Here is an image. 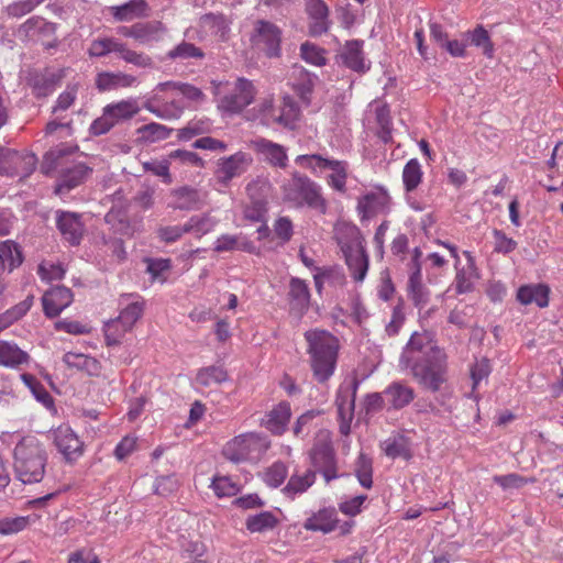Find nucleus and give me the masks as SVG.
I'll use <instances>...</instances> for the list:
<instances>
[{
    "label": "nucleus",
    "instance_id": "nucleus-1",
    "mask_svg": "<svg viewBox=\"0 0 563 563\" xmlns=\"http://www.w3.org/2000/svg\"><path fill=\"white\" fill-rule=\"evenodd\" d=\"M400 366L410 371L413 379L426 390L438 393L448 379L446 354L431 344L426 335L413 332L402 349Z\"/></svg>",
    "mask_w": 563,
    "mask_h": 563
},
{
    "label": "nucleus",
    "instance_id": "nucleus-2",
    "mask_svg": "<svg viewBox=\"0 0 563 563\" xmlns=\"http://www.w3.org/2000/svg\"><path fill=\"white\" fill-rule=\"evenodd\" d=\"M312 376L319 384H325L336 369L340 341L323 329H310L303 333Z\"/></svg>",
    "mask_w": 563,
    "mask_h": 563
},
{
    "label": "nucleus",
    "instance_id": "nucleus-3",
    "mask_svg": "<svg viewBox=\"0 0 563 563\" xmlns=\"http://www.w3.org/2000/svg\"><path fill=\"white\" fill-rule=\"evenodd\" d=\"M14 474L23 484L40 483L46 471L48 454L34 435L23 437L13 451Z\"/></svg>",
    "mask_w": 563,
    "mask_h": 563
},
{
    "label": "nucleus",
    "instance_id": "nucleus-4",
    "mask_svg": "<svg viewBox=\"0 0 563 563\" xmlns=\"http://www.w3.org/2000/svg\"><path fill=\"white\" fill-rule=\"evenodd\" d=\"M77 147L59 146L51 150L44 155L41 170L45 175H51L54 170H59L57 177L55 194L67 195L69 191L84 184L89 175L92 174V168L85 163H70L64 166V158L74 153Z\"/></svg>",
    "mask_w": 563,
    "mask_h": 563
},
{
    "label": "nucleus",
    "instance_id": "nucleus-5",
    "mask_svg": "<svg viewBox=\"0 0 563 563\" xmlns=\"http://www.w3.org/2000/svg\"><path fill=\"white\" fill-rule=\"evenodd\" d=\"M284 195L286 200L298 206L306 205L323 214L327 212V201L321 195V187L299 172H294L291 179L284 185Z\"/></svg>",
    "mask_w": 563,
    "mask_h": 563
},
{
    "label": "nucleus",
    "instance_id": "nucleus-6",
    "mask_svg": "<svg viewBox=\"0 0 563 563\" xmlns=\"http://www.w3.org/2000/svg\"><path fill=\"white\" fill-rule=\"evenodd\" d=\"M47 437L66 464H75L85 453L84 441L66 423L51 429Z\"/></svg>",
    "mask_w": 563,
    "mask_h": 563
},
{
    "label": "nucleus",
    "instance_id": "nucleus-7",
    "mask_svg": "<svg viewBox=\"0 0 563 563\" xmlns=\"http://www.w3.org/2000/svg\"><path fill=\"white\" fill-rule=\"evenodd\" d=\"M283 31L275 23L257 20L250 36L252 46L263 52L267 58H278L282 55Z\"/></svg>",
    "mask_w": 563,
    "mask_h": 563
},
{
    "label": "nucleus",
    "instance_id": "nucleus-8",
    "mask_svg": "<svg viewBox=\"0 0 563 563\" xmlns=\"http://www.w3.org/2000/svg\"><path fill=\"white\" fill-rule=\"evenodd\" d=\"M364 243L365 241L361 231L356 227H353L351 242L341 245L351 277L356 283H361L365 279L369 265L368 254Z\"/></svg>",
    "mask_w": 563,
    "mask_h": 563
},
{
    "label": "nucleus",
    "instance_id": "nucleus-9",
    "mask_svg": "<svg viewBox=\"0 0 563 563\" xmlns=\"http://www.w3.org/2000/svg\"><path fill=\"white\" fill-rule=\"evenodd\" d=\"M256 89L253 82L244 77H239L232 92L224 93L218 101V109L228 114H239L253 103Z\"/></svg>",
    "mask_w": 563,
    "mask_h": 563
},
{
    "label": "nucleus",
    "instance_id": "nucleus-10",
    "mask_svg": "<svg viewBox=\"0 0 563 563\" xmlns=\"http://www.w3.org/2000/svg\"><path fill=\"white\" fill-rule=\"evenodd\" d=\"M65 77V69L45 67L43 69H30L25 76V82L31 88L36 99H43L52 95L60 86Z\"/></svg>",
    "mask_w": 563,
    "mask_h": 563
},
{
    "label": "nucleus",
    "instance_id": "nucleus-11",
    "mask_svg": "<svg viewBox=\"0 0 563 563\" xmlns=\"http://www.w3.org/2000/svg\"><path fill=\"white\" fill-rule=\"evenodd\" d=\"M311 465L320 473L325 483L339 478L338 460L331 441L321 440L313 444L309 453Z\"/></svg>",
    "mask_w": 563,
    "mask_h": 563
},
{
    "label": "nucleus",
    "instance_id": "nucleus-12",
    "mask_svg": "<svg viewBox=\"0 0 563 563\" xmlns=\"http://www.w3.org/2000/svg\"><path fill=\"white\" fill-rule=\"evenodd\" d=\"M55 221L57 230L66 242L73 246L81 243L85 223L80 213L59 209L55 211Z\"/></svg>",
    "mask_w": 563,
    "mask_h": 563
},
{
    "label": "nucleus",
    "instance_id": "nucleus-13",
    "mask_svg": "<svg viewBox=\"0 0 563 563\" xmlns=\"http://www.w3.org/2000/svg\"><path fill=\"white\" fill-rule=\"evenodd\" d=\"M390 196L384 188L377 191H371L358 198L357 212L361 221L368 220L378 213H387L389 211Z\"/></svg>",
    "mask_w": 563,
    "mask_h": 563
},
{
    "label": "nucleus",
    "instance_id": "nucleus-14",
    "mask_svg": "<svg viewBox=\"0 0 563 563\" xmlns=\"http://www.w3.org/2000/svg\"><path fill=\"white\" fill-rule=\"evenodd\" d=\"M74 299L73 291L65 286H54L49 288L42 297V305L44 314L54 319L66 309Z\"/></svg>",
    "mask_w": 563,
    "mask_h": 563
},
{
    "label": "nucleus",
    "instance_id": "nucleus-15",
    "mask_svg": "<svg viewBox=\"0 0 563 563\" xmlns=\"http://www.w3.org/2000/svg\"><path fill=\"white\" fill-rule=\"evenodd\" d=\"M120 313L115 318L124 324L125 329H133L142 318L145 309V300L139 294H122L119 298Z\"/></svg>",
    "mask_w": 563,
    "mask_h": 563
},
{
    "label": "nucleus",
    "instance_id": "nucleus-16",
    "mask_svg": "<svg viewBox=\"0 0 563 563\" xmlns=\"http://www.w3.org/2000/svg\"><path fill=\"white\" fill-rule=\"evenodd\" d=\"M251 162L247 154L241 151L229 157L221 158L216 170L218 181L227 187L234 177L242 175L246 170Z\"/></svg>",
    "mask_w": 563,
    "mask_h": 563
},
{
    "label": "nucleus",
    "instance_id": "nucleus-17",
    "mask_svg": "<svg viewBox=\"0 0 563 563\" xmlns=\"http://www.w3.org/2000/svg\"><path fill=\"white\" fill-rule=\"evenodd\" d=\"M339 522L338 509L333 506H328L311 512L305 520L302 527L307 531L328 534L338 529Z\"/></svg>",
    "mask_w": 563,
    "mask_h": 563
},
{
    "label": "nucleus",
    "instance_id": "nucleus-18",
    "mask_svg": "<svg viewBox=\"0 0 563 563\" xmlns=\"http://www.w3.org/2000/svg\"><path fill=\"white\" fill-rule=\"evenodd\" d=\"M363 40L346 41L342 52L338 55L342 64L349 69L364 74L371 68V63L365 62L363 52Z\"/></svg>",
    "mask_w": 563,
    "mask_h": 563
},
{
    "label": "nucleus",
    "instance_id": "nucleus-19",
    "mask_svg": "<svg viewBox=\"0 0 563 563\" xmlns=\"http://www.w3.org/2000/svg\"><path fill=\"white\" fill-rule=\"evenodd\" d=\"M257 439L253 433L241 434L230 440L223 448V456L233 462L241 463L250 459Z\"/></svg>",
    "mask_w": 563,
    "mask_h": 563
},
{
    "label": "nucleus",
    "instance_id": "nucleus-20",
    "mask_svg": "<svg viewBox=\"0 0 563 563\" xmlns=\"http://www.w3.org/2000/svg\"><path fill=\"white\" fill-rule=\"evenodd\" d=\"M173 202L169 205L175 210L196 211L205 206V198L200 190L185 185L170 191Z\"/></svg>",
    "mask_w": 563,
    "mask_h": 563
},
{
    "label": "nucleus",
    "instance_id": "nucleus-21",
    "mask_svg": "<svg viewBox=\"0 0 563 563\" xmlns=\"http://www.w3.org/2000/svg\"><path fill=\"white\" fill-rule=\"evenodd\" d=\"M291 417L289 402L280 401L262 419L261 426L275 435H282Z\"/></svg>",
    "mask_w": 563,
    "mask_h": 563
},
{
    "label": "nucleus",
    "instance_id": "nucleus-22",
    "mask_svg": "<svg viewBox=\"0 0 563 563\" xmlns=\"http://www.w3.org/2000/svg\"><path fill=\"white\" fill-rule=\"evenodd\" d=\"M254 148L269 165L278 168L287 167L288 155L285 146L261 137L254 142Z\"/></svg>",
    "mask_w": 563,
    "mask_h": 563
},
{
    "label": "nucleus",
    "instance_id": "nucleus-23",
    "mask_svg": "<svg viewBox=\"0 0 563 563\" xmlns=\"http://www.w3.org/2000/svg\"><path fill=\"white\" fill-rule=\"evenodd\" d=\"M288 300L290 310L299 316L307 312L310 303V290L308 284L298 277L289 280Z\"/></svg>",
    "mask_w": 563,
    "mask_h": 563
},
{
    "label": "nucleus",
    "instance_id": "nucleus-24",
    "mask_svg": "<svg viewBox=\"0 0 563 563\" xmlns=\"http://www.w3.org/2000/svg\"><path fill=\"white\" fill-rule=\"evenodd\" d=\"M109 12L117 22H130L148 16V4L145 0H129L121 5L109 7Z\"/></svg>",
    "mask_w": 563,
    "mask_h": 563
},
{
    "label": "nucleus",
    "instance_id": "nucleus-25",
    "mask_svg": "<svg viewBox=\"0 0 563 563\" xmlns=\"http://www.w3.org/2000/svg\"><path fill=\"white\" fill-rule=\"evenodd\" d=\"M136 81L135 76L122 71H101L97 74L95 85L99 91H110L132 87Z\"/></svg>",
    "mask_w": 563,
    "mask_h": 563
},
{
    "label": "nucleus",
    "instance_id": "nucleus-26",
    "mask_svg": "<svg viewBox=\"0 0 563 563\" xmlns=\"http://www.w3.org/2000/svg\"><path fill=\"white\" fill-rule=\"evenodd\" d=\"M389 404L388 409L400 410L415 399V390L401 382H393L383 393Z\"/></svg>",
    "mask_w": 563,
    "mask_h": 563
},
{
    "label": "nucleus",
    "instance_id": "nucleus-27",
    "mask_svg": "<svg viewBox=\"0 0 563 563\" xmlns=\"http://www.w3.org/2000/svg\"><path fill=\"white\" fill-rule=\"evenodd\" d=\"M63 362L68 367L85 372L89 376L101 374L102 365L100 361L87 354L67 352L63 356Z\"/></svg>",
    "mask_w": 563,
    "mask_h": 563
},
{
    "label": "nucleus",
    "instance_id": "nucleus-28",
    "mask_svg": "<svg viewBox=\"0 0 563 563\" xmlns=\"http://www.w3.org/2000/svg\"><path fill=\"white\" fill-rule=\"evenodd\" d=\"M380 446L384 453L393 460L401 457L409 461L412 459L411 442L404 434H397L386 439Z\"/></svg>",
    "mask_w": 563,
    "mask_h": 563
},
{
    "label": "nucleus",
    "instance_id": "nucleus-29",
    "mask_svg": "<svg viewBox=\"0 0 563 563\" xmlns=\"http://www.w3.org/2000/svg\"><path fill=\"white\" fill-rule=\"evenodd\" d=\"M316 471L308 470L305 474H292L286 486L282 489L283 494L289 498L295 499L298 495L306 493L316 482Z\"/></svg>",
    "mask_w": 563,
    "mask_h": 563
},
{
    "label": "nucleus",
    "instance_id": "nucleus-30",
    "mask_svg": "<svg viewBox=\"0 0 563 563\" xmlns=\"http://www.w3.org/2000/svg\"><path fill=\"white\" fill-rule=\"evenodd\" d=\"M0 271H3L5 267H8V271L12 272L24 261L21 246L12 240H7L0 243Z\"/></svg>",
    "mask_w": 563,
    "mask_h": 563
},
{
    "label": "nucleus",
    "instance_id": "nucleus-31",
    "mask_svg": "<svg viewBox=\"0 0 563 563\" xmlns=\"http://www.w3.org/2000/svg\"><path fill=\"white\" fill-rule=\"evenodd\" d=\"M30 356L22 351L15 343L0 341V365L15 368L21 364L27 363Z\"/></svg>",
    "mask_w": 563,
    "mask_h": 563
},
{
    "label": "nucleus",
    "instance_id": "nucleus-32",
    "mask_svg": "<svg viewBox=\"0 0 563 563\" xmlns=\"http://www.w3.org/2000/svg\"><path fill=\"white\" fill-rule=\"evenodd\" d=\"M317 80L318 77L314 74H311L306 69H301L296 81L292 85L295 93L298 96L300 101L307 107L310 106L311 103L312 93Z\"/></svg>",
    "mask_w": 563,
    "mask_h": 563
},
{
    "label": "nucleus",
    "instance_id": "nucleus-33",
    "mask_svg": "<svg viewBox=\"0 0 563 563\" xmlns=\"http://www.w3.org/2000/svg\"><path fill=\"white\" fill-rule=\"evenodd\" d=\"M206 56L203 49L194 43L183 40L166 53V58L170 60H201Z\"/></svg>",
    "mask_w": 563,
    "mask_h": 563
},
{
    "label": "nucleus",
    "instance_id": "nucleus-34",
    "mask_svg": "<svg viewBox=\"0 0 563 563\" xmlns=\"http://www.w3.org/2000/svg\"><path fill=\"white\" fill-rule=\"evenodd\" d=\"M360 386L357 377H353L350 382H344L340 385L335 405L346 407L349 416H354L356 393Z\"/></svg>",
    "mask_w": 563,
    "mask_h": 563
},
{
    "label": "nucleus",
    "instance_id": "nucleus-35",
    "mask_svg": "<svg viewBox=\"0 0 563 563\" xmlns=\"http://www.w3.org/2000/svg\"><path fill=\"white\" fill-rule=\"evenodd\" d=\"M279 525L278 518L272 511H262L251 515L245 520V527L251 533H262L275 529Z\"/></svg>",
    "mask_w": 563,
    "mask_h": 563
},
{
    "label": "nucleus",
    "instance_id": "nucleus-36",
    "mask_svg": "<svg viewBox=\"0 0 563 563\" xmlns=\"http://www.w3.org/2000/svg\"><path fill=\"white\" fill-rule=\"evenodd\" d=\"M229 379L228 371L223 365H210L198 369L196 383L202 387L212 384H222Z\"/></svg>",
    "mask_w": 563,
    "mask_h": 563
},
{
    "label": "nucleus",
    "instance_id": "nucleus-37",
    "mask_svg": "<svg viewBox=\"0 0 563 563\" xmlns=\"http://www.w3.org/2000/svg\"><path fill=\"white\" fill-rule=\"evenodd\" d=\"M134 40L141 44L158 41L165 32V26L159 21H147L135 23Z\"/></svg>",
    "mask_w": 563,
    "mask_h": 563
},
{
    "label": "nucleus",
    "instance_id": "nucleus-38",
    "mask_svg": "<svg viewBox=\"0 0 563 563\" xmlns=\"http://www.w3.org/2000/svg\"><path fill=\"white\" fill-rule=\"evenodd\" d=\"M114 124L133 118L139 112V107L132 100H122L115 103H109L104 108Z\"/></svg>",
    "mask_w": 563,
    "mask_h": 563
},
{
    "label": "nucleus",
    "instance_id": "nucleus-39",
    "mask_svg": "<svg viewBox=\"0 0 563 563\" xmlns=\"http://www.w3.org/2000/svg\"><path fill=\"white\" fill-rule=\"evenodd\" d=\"M464 37L470 41L471 45L481 47L483 49V54L486 57H493L494 44L490 40L488 31L483 25L479 24L473 31L465 32Z\"/></svg>",
    "mask_w": 563,
    "mask_h": 563
},
{
    "label": "nucleus",
    "instance_id": "nucleus-40",
    "mask_svg": "<svg viewBox=\"0 0 563 563\" xmlns=\"http://www.w3.org/2000/svg\"><path fill=\"white\" fill-rule=\"evenodd\" d=\"M21 379L38 402L47 409L54 407V398L34 375L23 373Z\"/></svg>",
    "mask_w": 563,
    "mask_h": 563
},
{
    "label": "nucleus",
    "instance_id": "nucleus-41",
    "mask_svg": "<svg viewBox=\"0 0 563 563\" xmlns=\"http://www.w3.org/2000/svg\"><path fill=\"white\" fill-rule=\"evenodd\" d=\"M253 188L252 185L246 187L251 202L244 208V218L252 222H266L267 201L263 198H254L252 195Z\"/></svg>",
    "mask_w": 563,
    "mask_h": 563
},
{
    "label": "nucleus",
    "instance_id": "nucleus-42",
    "mask_svg": "<svg viewBox=\"0 0 563 563\" xmlns=\"http://www.w3.org/2000/svg\"><path fill=\"white\" fill-rule=\"evenodd\" d=\"M136 132L142 141L155 143L168 139L173 129L156 122H151L140 126Z\"/></svg>",
    "mask_w": 563,
    "mask_h": 563
},
{
    "label": "nucleus",
    "instance_id": "nucleus-43",
    "mask_svg": "<svg viewBox=\"0 0 563 563\" xmlns=\"http://www.w3.org/2000/svg\"><path fill=\"white\" fill-rule=\"evenodd\" d=\"M375 118L378 125L377 136L385 144L393 141V122L390 110L387 104L379 106L375 109Z\"/></svg>",
    "mask_w": 563,
    "mask_h": 563
},
{
    "label": "nucleus",
    "instance_id": "nucleus-44",
    "mask_svg": "<svg viewBox=\"0 0 563 563\" xmlns=\"http://www.w3.org/2000/svg\"><path fill=\"white\" fill-rule=\"evenodd\" d=\"M422 169L417 158L409 159L402 169V183L405 190L408 192L413 191L422 180Z\"/></svg>",
    "mask_w": 563,
    "mask_h": 563
},
{
    "label": "nucleus",
    "instance_id": "nucleus-45",
    "mask_svg": "<svg viewBox=\"0 0 563 563\" xmlns=\"http://www.w3.org/2000/svg\"><path fill=\"white\" fill-rule=\"evenodd\" d=\"M355 476L362 487L369 489L373 486V460L361 452L355 463Z\"/></svg>",
    "mask_w": 563,
    "mask_h": 563
},
{
    "label": "nucleus",
    "instance_id": "nucleus-46",
    "mask_svg": "<svg viewBox=\"0 0 563 563\" xmlns=\"http://www.w3.org/2000/svg\"><path fill=\"white\" fill-rule=\"evenodd\" d=\"M46 0H14L3 8V13L10 19H21L33 12Z\"/></svg>",
    "mask_w": 563,
    "mask_h": 563
},
{
    "label": "nucleus",
    "instance_id": "nucleus-47",
    "mask_svg": "<svg viewBox=\"0 0 563 563\" xmlns=\"http://www.w3.org/2000/svg\"><path fill=\"white\" fill-rule=\"evenodd\" d=\"M407 295L419 310L423 309L430 301V290L424 286L422 279L408 282Z\"/></svg>",
    "mask_w": 563,
    "mask_h": 563
},
{
    "label": "nucleus",
    "instance_id": "nucleus-48",
    "mask_svg": "<svg viewBox=\"0 0 563 563\" xmlns=\"http://www.w3.org/2000/svg\"><path fill=\"white\" fill-rule=\"evenodd\" d=\"M347 166L349 165L345 161L334 159L329 168L332 170V174L327 178L328 185L340 192L345 191Z\"/></svg>",
    "mask_w": 563,
    "mask_h": 563
},
{
    "label": "nucleus",
    "instance_id": "nucleus-49",
    "mask_svg": "<svg viewBox=\"0 0 563 563\" xmlns=\"http://www.w3.org/2000/svg\"><path fill=\"white\" fill-rule=\"evenodd\" d=\"M131 330L125 329L124 324L117 319L109 320L103 328L106 344L108 346L119 345L124 334Z\"/></svg>",
    "mask_w": 563,
    "mask_h": 563
},
{
    "label": "nucleus",
    "instance_id": "nucleus-50",
    "mask_svg": "<svg viewBox=\"0 0 563 563\" xmlns=\"http://www.w3.org/2000/svg\"><path fill=\"white\" fill-rule=\"evenodd\" d=\"M334 159L325 158L320 154H306L296 157V163L303 168L317 173L318 169H329Z\"/></svg>",
    "mask_w": 563,
    "mask_h": 563
},
{
    "label": "nucleus",
    "instance_id": "nucleus-51",
    "mask_svg": "<svg viewBox=\"0 0 563 563\" xmlns=\"http://www.w3.org/2000/svg\"><path fill=\"white\" fill-rule=\"evenodd\" d=\"M288 476V468L282 461L273 463L264 473V482L273 488L279 487Z\"/></svg>",
    "mask_w": 563,
    "mask_h": 563
},
{
    "label": "nucleus",
    "instance_id": "nucleus-52",
    "mask_svg": "<svg viewBox=\"0 0 563 563\" xmlns=\"http://www.w3.org/2000/svg\"><path fill=\"white\" fill-rule=\"evenodd\" d=\"M217 221L212 219L209 214L203 216H192L187 222L186 227L188 228V233H196L199 236L205 235L213 230Z\"/></svg>",
    "mask_w": 563,
    "mask_h": 563
},
{
    "label": "nucleus",
    "instance_id": "nucleus-53",
    "mask_svg": "<svg viewBox=\"0 0 563 563\" xmlns=\"http://www.w3.org/2000/svg\"><path fill=\"white\" fill-rule=\"evenodd\" d=\"M324 53L325 51L323 48L310 42H305L300 46L301 58L314 66H324L327 64Z\"/></svg>",
    "mask_w": 563,
    "mask_h": 563
},
{
    "label": "nucleus",
    "instance_id": "nucleus-54",
    "mask_svg": "<svg viewBox=\"0 0 563 563\" xmlns=\"http://www.w3.org/2000/svg\"><path fill=\"white\" fill-rule=\"evenodd\" d=\"M16 156L18 158L10 159V166L19 168V174L16 176L21 178L30 176L35 169L37 163L36 156L34 154L23 155L19 152H16Z\"/></svg>",
    "mask_w": 563,
    "mask_h": 563
},
{
    "label": "nucleus",
    "instance_id": "nucleus-55",
    "mask_svg": "<svg viewBox=\"0 0 563 563\" xmlns=\"http://www.w3.org/2000/svg\"><path fill=\"white\" fill-rule=\"evenodd\" d=\"M211 488L218 497H231L239 493V486L227 476H216L211 483Z\"/></svg>",
    "mask_w": 563,
    "mask_h": 563
},
{
    "label": "nucleus",
    "instance_id": "nucleus-56",
    "mask_svg": "<svg viewBox=\"0 0 563 563\" xmlns=\"http://www.w3.org/2000/svg\"><path fill=\"white\" fill-rule=\"evenodd\" d=\"M179 487L178 478L175 474L158 476L154 484V492L159 496L167 497L174 494Z\"/></svg>",
    "mask_w": 563,
    "mask_h": 563
},
{
    "label": "nucleus",
    "instance_id": "nucleus-57",
    "mask_svg": "<svg viewBox=\"0 0 563 563\" xmlns=\"http://www.w3.org/2000/svg\"><path fill=\"white\" fill-rule=\"evenodd\" d=\"M493 236L495 240L494 252L496 253L506 255L514 252L518 246V243L512 238H508L503 230L494 229Z\"/></svg>",
    "mask_w": 563,
    "mask_h": 563
},
{
    "label": "nucleus",
    "instance_id": "nucleus-58",
    "mask_svg": "<svg viewBox=\"0 0 563 563\" xmlns=\"http://www.w3.org/2000/svg\"><path fill=\"white\" fill-rule=\"evenodd\" d=\"M186 223L184 225H166L156 230V235L161 242L170 244L177 242L187 232Z\"/></svg>",
    "mask_w": 563,
    "mask_h": 563
},
{
    "label": "nucleus",
    "instance_id": "nucleus-59",
    "mask_svg": "<svg viewBox=\"0 0 563 563\" xmlns=\"http://www.w3.org/2000/svg\"><path fill=\"white\" fill-rule=\"evenodd\" d=\"M42 16L33 15L19 25L16 36L21 41H29L38 34Z\"/></svg>",
    "mask_w": 563,
    "mask_h": 563
},
{
    "label": "nucleus",
    "instance_id": "nucleus-60",
    "mask_svg": "<svg viewBox=\"0 0 563 563\" xmlns=\"http://www.w3.org/2000/svg\"><path fill=\"white\" fill-rule=\"evenodd\" d=\"M26 517L0 518V534L8 536L22 531L27 526Z\"/></svg>",
    "mask_w": 563,
    "mask_h": 563
},
{
    "label": "nucleus",
    "instance_id": "nucleus-61",
    "mask_svg": "<svg viewBox=\"0 0 563 563\" xmlns=\"http://www.w3.org/2000/svg\"><path fill=\"white\" fill-rule=\"evenodd\" d=\"M125 63L132 64L140 68H153L154 62L151 56L145 53L132 51L129 47L121 57Z\"/></svg>",
    "mask_w": 563,
    "mask_h": 563
},
{
    "label": "nucleus",
    "instance_id": "nucleus-62",
    "mask_svg": "<svg viewBox=\"0 0 563 563\" xmlns=\"http://www.w3.org/2000/svg\"><path fill=\"white\" fill-rule=\"evenodd\" d=\"M144 108L148 110L151 113L155 114L162 119H172L178 118L183 112L181 108L176 107V102L173 101L169 106H164L163 108L155 107L152 101H147L144 104Z\"/></svg>",
    "mask_w": 563,
    "mask_h": 563
},
{
    "label": "nucleus",
    "instance_id": "nucleus-63",
    "mask_svg": "<svg viewBox=\"0 0 563 563\" xmlns=\"http://www.w3.org/2000/svg\"><path fill=\"white\" fill-rule=\"evenodd\" d=\"M115 124L108 113L102 110V115L92 121L89 128L90 135L100 136L108 133Z\"/></svg>",
    "mask_w": 563,
    "mask_h": 563
},
{
    "label": "nucleus",
    "instance_id": "nucleus-64",
    "mask_svg": "<svg viewBox=\"0 0 563 563\" xmlns=\"http://www.w3.org/2000/svg\"><path fill=\"white\" fill-rule=\"evenodd\" d=\"M493 481L503 489L520 488L527 483V479L525 477L516 473L507 475H495L493 477Z\"/></svg>",
    "mask_w": 563,
    "mask_h": 563
}]
</instances>
